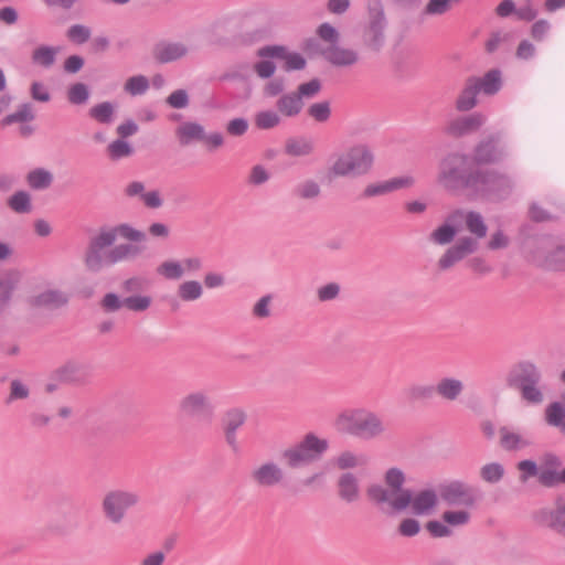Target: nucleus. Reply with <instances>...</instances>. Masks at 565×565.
Returning <instances> with one entry per match:
<instances>
[{"instance_id": "7c9ffc66", "label": "nucleus", "mask_w": 565, "mask_h": 565, "mask_svg": "<svg viewBox=\"0 0 565 565\" xmlns=\"http://www.w3.org/2000/svg\"><path fill=\"white\" fill-rule=\"evenodd\" d=\"M20 280L21 274L15 269L0 274V311L9 303L11 295Z\"/></svg>"}, {"instance_id": "2eb2a0df", "label": "nucleus", "mask_w": 565, "mask_h": 565, "mask_svg": "<svg viewBox=\"0 0 565 565\" xmlns=\"http://www.w3.org/2000/svg\"><path fill=\"white\" fill-rule=\"evenodd\" d=\"M247 415L238 407L227 409L222 418V427L226 444L233 451H238L237 430L245 424Z\"/></svg>"}, {"instance_id": "052dcab7", "label": "nucleus", "mask_w": 565, "mask_h": 565, "mask_svg": "<svg viewBox=\"0 0 565 565\" xmlns=\"http://www.w3.org/2000/svg\"><path fill=\"white\" fill-rule=\"evenodd\" d=\"M308 115L318 122H326L331 116L329 102H319L309 106Z\"/></svg>"}, {"instance_id": "c756f323", "label": "nucleus", "mask_w": 565, "mask_h": 565, "mask_svg": "<svg viewBox=\"0 0 565 565\" xmlns=\"http://www.w3.org/2000/svg\"><path fill=\"white\" fill-rule=\"evenodd\" d=\"M303 105V100L296 92L282 94L276 102L278 113L288 118L297 117L301 113Z\"/></svg>"}, {"instance_id": "79ce46f5", "label": "nucleus", "mask_w": 565, "mask_h": 565, "mask_svg": "<svg viewBox=\"0 0 565 565\" xmlns=\"http://www.w3.org/2000/svg\"><path fill=\"white\" fill-rule=\"evenodd\" d=\"M8 206L18 214H26L32 211L31 195L29 192L20 190L8 199Z\"/></svg>"}, {"instance_id": "774afa93", "label": "nucleus", "mask_w": 565, "mask_h": 565, "mask_svg": "<svg viewBox=\"0 0 565 565\" xmlns=\"http://www.w3.org/2000/svg\"><path fill=\"white\" fill-rule=\"evenodd\" d=\"M321 89V83L318 78H313L307 83H302L298 86V89L296 90L297 94H299L300 98H312L316 96Z\"/></svg>"}, {"instance_id": "6ab92c4d", "label": "nucleus", "mask_w": 565, "mask_h": 565, "mask_svg": "<svg viewBox=\"0 0 565 565\" xmlns=\"http://www.w3.org/2000/svg\"><path fill=\"white\" fill-rule=\"evenodd\" d=\"M536 520L565 537V501L558 499L555 509H542L536 513Z\"/></svg>"}, {"instance_id": "a18cd8bd", "label": "nucleus", "mask_w": 565, "mask_h": 565, "mask_svg": "<svg viewBox=\"0 0 565 565\" xmlns=\"http://www.w3.org/2000/svg\"><path fill=\"white\" fill-rule=\"evenodd\" d=\"M103 232H108L114 234V243L117 239V236H121L131 242H141L145 239V234L138 230H135L128 224H120L115 227H103Z\"/></svg>"}, {"instance_id": "c03bdc74", "label": "nucleus", "mask_w": 565, "mask_h": 565, "mask_svg": "<svg viewBox=\"0 0 565 565\" xmlns=\"http://www.w3.org/2000/svg\"><path fill=\"white\" fill-rule=\"evenodd\" d=\"M57 49L42 45L32 53V62L42 67L49 68L55 63Z\"/></svg>"}, {"instance_id": "4be33fe9", "label": "nucleus", "mask_w": 565, "mask_h": 565, "mask_svg": "<svg viewBox=\"0 0 565 565\" xmlns=\"http://www.w3.org/2000/svg\"><path fill=\"white\" fill-rule=\"evenodd\" d=\"M321 54L326 61L338 67L352 66L360 60V55L355 50L342 47L338 43L323 49Z\"/></svg>"}, {"instance_id": "0e129e2a", "label": "nucleus", "mask_w": 565, "mask_h": 565, "mask_svg": "<svg viewBox=\"0 0 565 565\" xmlns=\"http://www.w3.org/2000/svg\"><path fill=\"white\" fill-rule=\"evenodd\" d=\"M167 104L175 109H183L189 106V95L185 89L172 92L166 99Z\"/></svg>"}, {"instance_id": "39448f33", "label": "nucleus", "mask_w": 565, "mask_h": 565, "mask_svg": "<svg viewBox=\"0 0 565 565\" xmlns=\"http://www.w3.org/2000/svg\"><path fill=\"white\" fill-rule=\"evenodd\" d=\"M328 448V439L308 433L300 441L286 448L281 452V459L288 468L298 469L320 460Z\"/></svg>"}, {"instance_id": "09e8293b", "label": "nucleus", "mask_w": 565, "mask_h": 565, "mask_svg": "<svg viewBox=\"0 0 565 565\" xmlns=\"http://www.w3.org/2000/svg\"><path fill=\"white\" fill-rule=\"evenodd\" d=\"M157 273L166 279L178 280L183 277L184 268L181 262L166 260L158 266Z\"/></svg>"}, {"instance_id": "4468645a", "label": "nucleus", "mask_w": 565, "mask_h": 565, "mask_svg": "<svg viewBox=\"0 0 565 565\" xmlns=\"http://www.w3.org/2000/svg\"><path fill=\"white\" fill-rule=\"evenodd\" d=\"M479 247V243L472 236H463L458 242L446 249V252L438 259V268L440 270H448L457 263L465 259L467 256L473 254Z\"/></svg>"}, {"instance_id": "de8ad7c7", "label": "nucleus", "mask_w": 565, "mask_h": 565, "mask_svg": "<svg viewBox=\"0 0 565 565\" xmlns=\"http://www.w3.org/2000/svg\"><path fill=\"white\" fill-rule=\"evenodd\" d=\"M78 372L79 365L74 362H68L56 369L52 375V379L58 383H73L77 380Z\"/></svg>"}, {"instance_id": "7ed1b4c3", "label": "nucleus", "mask_w": 565, "mask_h": 565, "mask_svg": "<svg viewBox=\"0 0 565 565\" xmlns=\"http://www.w3.org/2000/svg\"><path fill=\"white\" fill-rule=\"evenodd\" d=\"M337 429L360 439H374L386 431L383 419L367 408H352L340 413L335 419Z\"/></svg>"}, {"instance_id": "ddd939ff", "label": "nucleus", "mask_w": 565, "mask_h": 565, "mask_svg": "<svg viewBox=\"0 0 565 565\" xmlns=\"http://www.w3.org/2000/svg\"><path fill=\"white\" fill-rule=\"evenodd\" d=\"M249 479L258 488L270 489L285 482L284 469L273 460H266L254 467L249 472Z\"/></svg>"}, {"instance_id": "13d9d810", "label": "nucleus", "mask_w": 565, "mask_h": 565, "mask_svg": "<svg viewBox=\"0 0 565 565\" xmlns=\"http://www.w3.org/2000/svg\"><path fill=\"white\" fill-rule=\"evenodd\" d=\"M407 397L409 401H420L433 397L435 394V386L433 385H423V384H413L406 390Z\"/></svg>"}, {"instance_id": "e2e57ef3", "label": "nucleus", "mask_w": 565, "mask_h": 565, "mask_svg": "<svg viewBox=\"0 0 565 565\" xmlns=\"http://www.w3.org/2000/svg\"><path fill=\"white\" fill-rule=\"evenodd\" d=\"M151 305L149 296H131L125 298V307L135 312L146 311Z\"/></svg>"}, {"instance_id": "2f4dec72", "label": "nucleus", "mask_w": 565, "mask_h": 565, "mask_svg": "<svg viewBox=\"0 0 565 565\" xmlns=\"http://www.w3.org/2000/svg\"><path fill=\"white\" fill-rule=\"evenodd\" d=\"M116 108L111 102H102L89 108L88 116L100 125L109 126L115 120Z\"/></svg>"}, {"instance_id": "20e7f679", "label": "nucleus", "mask_w": 565, "mask_h": 565, "mask_svg": "<svg viewBox=\"0 0 565 565\" xmlns=\"http://www.w3.org/2000/svg\"><path fill=\"white\" fill-rule=\"evenodd\" d=\"M541 381L540 370L527 361L515 364L507 375V385L518 390L521 398L531 405H539L544 401Z\"/></svg>"}, {"instance_id": "393cba45", "label": "nucleus", "mask_w": 565, "mask_h": 565, "mask_svg": "<svg viewBox=\"0 0 565 565\" xmlns=\"http://www.w3.org/2000/svg\"><path fill=\"white\" fill-rule=\"evenodd\" d=\"M463 390V382L452 376H444L435 385V394L447 402L457 401L462 395Z\"/></svg>"}, {"instance_id": "f3484780", "label": "nucleus", "mask_w": 565, "mask_h": 565, "mask_svg": "<svg viewBox=\"0 0 565 565\" xmlns=\"http://www.w3.org/2000/svg\"><path fill=\"white\" fill-rule=\"evenodd\" d=\"M257 56L277 57L285 60L286 71H298L306 66L305 57L299 53H288L285 46L281 45H267L263 46L257 51Z\"/></svg>"}, {"instance_id": "680f3d73", "label": "nucleus", "mask_w": 565, "mask_h": 565, "mask_svg": "<svg viewBox=\"0 0 565 565\" xmlns=\"http://www.w3.org/2000/svg\"><path fill=\"white\" fill-rule=\"evenodd\" d=\"M90 35V29L84 24H73L67 30V38L76 44H84Z\"/></svg>"}, {"instance_id": "ea45409f", "label": "nucleus", "mask_w": 565, "mask_h": 565, "mask_svg": "<svg viewBox=\"0 0 565 565\" xmlns=\"http://www.w3.org/2000/svg\"><path fill=\"white\" fill-rule=\"evenodd\" d=\"M501 446L507 450H519L530 446V441L507 427L500 429Z\"/></svg>"}, {"instance_id": "f257e3e1", "label": "nucleus", "mask_w": 565, "mask_h": 565, "mask_svg": "<svg viewBox=\"0 0 565 565\" xmlns=\"http://www.w3.org/2000/svg\"><path fill=\"white\" fill-rule=\"evenodd\" d=\"M470 156L452 152L445 156L438 169V182L448 191L469 190L476 188L481 169H477Z\"/></svg>"}, {"instance_id": "cd10ccee", "label": "nucleus", "mask_w": 565, "mask_h": 565, "mask_svg": "<svg viewBox=\"0 0 565 565\" xmlns=\"http://www.w3.org/2000/svg\"><path fill=\"white\" fill-rule=\"evenodd\" d=\"M175 136L182 146H188L194 141H203L205 138L204 127L195 121H184L175 129Z\"/></svg>"}, {"instance_id": "f03ea898", "label": "nucleus", "mask_w": 565, "mask_h": 565, "mask_svg": "<svg viewBox=\"0 0 565 565\" xmlns=\"http://www.w3.org/2000/svg\"><path fill=\"white\" fill-rule=\"evenodd\" d=\"M385 486L371 484L366 494L369 499L383 511L399 512L411 504L412 491L404 489V472L398 468H391L385 472Z\"/></svg>"}, {"instance_id": "bb28decb", "label": "nucleus", "mask_w": 565, "mask_h": 565, "mask_svg": "<svg viewBox=\"0 0 565 565\" xmlns=\"http://www.w3.org/2000/svg\"><path fill=\"white\" fill-rule=\"evenodd\" d=\"M476 84L479 93L491 96L497 94L502 87V74L500 70H490L483 76L469 77Z\"/></svg>"}, {"instance_id": "a19ab883", "label": "nucleus", "mask_w": 565, "mask_h": 565, "mask_svg": "<svg viewBox=\"0 0 565 565\" xmlns=\"http://www.w3.org/2000/svg\"><path fill=\"white\" fill-rule=\"evenodd\" d=\"M35 114L30 103L19 105L17 110L12 114L7 115L1 120L2 126H9L15 122H30L34 120Z\"/></svg>"}, {"instance_id": "bf43d9fd", "label": "nucleus", "mask_w": 565, "mask_h": 565, "mask_svg": "<svg viewBox=\"0 0 565 565\" xmlns=\"http://www.w3.org/2000/svg\"><path fill=\"white\" fill-rule=\"evenodd\" d=\"M443 521L452 526H462L469 523L470 513L466 510H448L443 513Z\"/></svg>"}, {"instance_id": "5fc2aeb1", "label": "nucleus", "mask_w": 565, "mask_h": 565, "mask_svg": "<svg viewBox=\"0 0 565 565\" xmlns=\"http://www.w3.org/2000/svg\"><path fill=\"white\" fill-rule=\"evenodd\" d=\"M124 88L131 96L143 95L149 88V81L143 75L131 76L126 81Z\"/></svg>"}, {"instance_id": "e433bc0d", "label": "nucleus", "mask_w": 565, "mask_h": 565, "mask_svg": "<svg viewBox=\"0 0 565 565\" xmlns=\"http://www.w3.org/2000/svg\"><path fill=\"white\" fill-rule=\"evenodd\" d=\"M313 151V142L305 137L289 138L285 145V152L292 157L309 156Z\"/></svg>"}, {"instance_id": "c9c22d12", "label": "nucleus", "mask_w": 565, "mask_h": 565, "mask_svg": "<svg viewBox=\"0 0 565 565\" xmlns=\"http://www.w3.org/2000/svg\"><path fill=\"white\" fill-rule=\"evenodd\" d=\"M140 254V248L132 244H120L108 249V264L115 265L119 262L135 258Z\"/></svg>"}, {"instance_id": "a878e982", "label": "nucleus", "mask_w": 565, "mask_h": 565, "mask_svg": "<svg viewBox=\"0 0 565 565\" xmlns=\"http://www.w3.org/2000/svg\"><path fill=\"white\" fill-rule=\"evenodd\" d=\"M189 47L181 42H161L156 45L153 54L160 63H170L184 57Z\"/></svg>"}, {"instance_id": "6e6552de", "label": "nucleus", "mask_w": 565, "mask_h": 565, "mask_svg": "<svg viewBox=\"0 0 565 565\" xmlns=\"http://www.w3.org/2000/svg\"><path fill=\"white\" fill-rule=\"evenodd\" d=\"M513 189L511 179L491 169H481L472 194H477L490 201L507 199Z\"/></svg>"}, {"instance_id": "9d476101", "label": "nucleus", "mask_w": 565, "mask_h": 565, "mask_svg": "<svg viewBox=\"0 0 565 565\" xmlns=\"http://www.w3.org/2000/svg\"><path fill=\"white\" fill-rule=\"evenodd\" d=\"M178 411L181 416L196 422H211L215 415L212 397L204 390L191 391L182 396Z\"/></svg>"}, {"instance_id": "49530a36", "label": "nucleus", "mask_w": 565, "mask_h": 565, "mask_svg": "<svg viewBox=\"0 0 565 565\" xmlns=\"http://www.w3.org/2000/svg\"><path fill=\"white\" fill-rule=\"evenodd\" d=\"M543 265L551 270L565 271V246L550 250L543 259Z\"/></svg>"}, {"instance_id": "f8f14e48", "label": "nucleus", "mask_w": 565, "mask_h": 565, "mask_svg": "<svg viewBox=\"0 0 565 565\" xmlns=\"http://www.w3.org/2000/svg\"><path fill=\"white\" fill-rule=\"evenodd\" d=\"M441 500L451 507L471 508L476 504L475 489L460 480H452L439 487Z\"/></svg>"}, {"instance_id": "412c9836", "label": "nucleus", "mask_w": 565, "mask_h": 565, "mask_svg": "<svg viewBox=\"0 0 565 565\" xmlns=\"http://www.w3.org/2000/svg\"><path fill=\"white\" fill-rule=\"evenodd\" d=\"M498 142L499 138L494 136L480 141L476 146L471 158L475 163L484 164L500 161L504 157V152L498 148Z\"/></svg>"}, {"instance_id": "3c124183", "label": "nucleus", "mask_w": 565, "mask_h": 565, "mask_svg": "<svg viewBox=\"0 0 565 565\" xmlns=\"http://www.w3.org/2000/svg\"><path fill=\"white\" fill-rule=\"evenodd\" d=\"M504 476V467L499 462H490L481 467L480 477L488 483H498Z\"/></svg>"}, {"instance_id": "473e14b6", "label": "nucleus", "mask_w": 565, "mask_h": 565, "mask_svg": "<svg viewBox=\"0 0 565 565\" xmlns=\"http://www.w3.org/2000/svg\"><path fill=\"white\" fill-rule=\"evenodd\" d=\"M480 94L475 83L470 78L466 81L465 87L456 99V109L459 111H469L477 105V96Z\"/></svg>"}, {"instance_id": "aec40b11", "label": "nucleus", "mask_w": 565, "mask_h": 565, "mask_svg": "<svg viewBox=\"0 0 565 565\" xmlns=\"http://www.w3.org/2000/svg\"><path fill=\"white\" fill-rule=\"evenodd\" d=\"M68 302V296L60 289H45L32 296L29 303L33 308L56 310Z\"/></svg>"}, {"instance_id": "dca6fc26", "label": "nucleus", "mask_w": 565, "mask_h": 565, "mask_svg": "<svg viewBox=\"0 0 565 565\" xmlns=\"http://www.w3.org/2000/svg\"><path fill=\"white\" fill-rule=\"evenodd\" d=\"M486 122V116L473 113L448 121L445 131L452 137H462L476 132Z\"/></svg>"}, {"instance_id": "4d7b16f0", "label": "nucleus", "mask_w": 565, "mask_h": 565, "mask_svg": "<svg viewBox=\"0 0 565 565\" xmlns=\"http://www.w3.org/2000/svg\"><path fill=\"white\" fill-rule=\"evenodd\" d=\"M457 234V231L454 226L449 224H444L437 227L430 234V239L438 245H447L452 242Z\"/></svg>"}, {"instance_id": "0eeeda50", "label": "nucleus", "mask_w": 565, "mask_h": 565, "mask_svg": "<svg viewBox=\"0 0 565 565\" xmlns=\"http://www.w3.org/2000/svg\"><path fill=\"white\" fill-rule=\"evenodd\" d=\"M387 26L384 8L380 0L367 1V22L363 29V46L373 53H379L385 44Z\"/></svg>"}, {"instance_id": "f704fd0d", "label": "nucleus", "mask_w": 565, "mask_h": 565, "mask_svg": "<svg viewBox=\"0 0 565 565\" xmlns=\"http://www.w3.org/2000/svg\"><path fill=\"white\" fill-rule=\"evenodd\" d=\"M66 98L71 105H86L90 98V89L87 84L76 82L71 84L66 90Z\"/></svg>"}, {"instance_id": "c85d7f7f", "label": "nucleus", "mask_w": 565, "mask_h": 565, "mask_svg": "<svg viewBox=\"0 0 565 565\" xmlns=\"http://www.w3.org/2000/svg\"><path fill=\"white\" fill-rule=\"evenodd\" d=\"M438 502V497L435 490L426 489L419 491L411 499V507L414 514L425 515L428 514Z\"/></svg>"}, {"instance_id": "a211bd4d", "label": "nucleus", "mask_w": 565, "mask_h": 565, "mask_svg": "<svg viewBox=\"0 0 565 565\" xmlns=\"http://www.w3.org/2000/svg\"><path fill=\"white\" fill-rule=\"evenodd\" d=\"M411 175L397 177L377 183H371L362 192L363 198H374L388 194L399 189L411 188L414 184Z\"/></svg>"}, {"instance_id": "6e6d98bb", "label": "nucleus", "mask_w": 565, "mask_h": 565, "mask_svg": "<svg viewBox=\"0 0 565 565\" xmlns=\"http://www.w3.org/2000/svg\"><path fill=\"white\" fill-rule=\"evenodd\" d=\"M460 0H428L424 8L423 14L425 15H443L447 13L454 3H458Z\"/></svg>"}, {"instance_id": "8fccbe9b", "label": "nucleus", "mask_w": 565, "mask_h": 565, "mask_svg": "<svg viewBox=\"0 0 565 565\" xmlns=\"http://www.w3.org/2000/svg\"><path fill=\"white\" fill-rule=\"evenodd\" d=\"M107 151L109 158L116 161L122 158L130 157L134 153V148L130 146L129 142L119 138L108 145Z\"/></svg>"}, {"instance_id": "5701e85b", "label": "nucleus", "mask_w": 565, "mask_h": 565, "mask_svg": "<svg viewBox=\"0 0 565 565\" xmlns=\"http://www.w3.org/2000/svg\"><path fill=\"white\" fill-rule=\"evenodd\" d=\"M339 498L345 503H354L361 498V487L358 477L352 472L340 475L337 481Z\"/></svg>"}, {"instance_id": "338daca9", "label": "nucleus", "mask_w": 565, "mask_h": 565, "mask_svg": "<svg viewBox=\"0 0 565 565\" xmlns=\"http://www.w3.org/2000/svg\"><path fill=\"white\" fill-rule=\"evenodd\" d=\"M317 34L320 36V39L330 43V45L337 44L340 38L338 30L327 22L319 25Z\"/></svg>"}, {"instance_id": "1a4fd4ad", "label": "nucleus", "mask_w": 565, "mask_h": 565, "mask_svg": "<svg viewBox=\"0 0 565 565\" xmlns=\"http://www.w3.org/2000/svg\"><path fill=\"white\" fill-rule=\"evenodd\" d=\"M139 501L140 495L136 491L115 489L105 494L102 510L104 516L117 525L125 520L128 510L135 508Z\"/></svg>"}, {"instance_id": "37998d69", "label": "nucleus", "mask_w": 565, "mask_h": 565, "mask_svg": "<svg viewBox=\"0 0 565 565\" xmlns=\"http://www.w3.org/2000/svg\"><path fill=\"white\" fill-rule=\"evenodd\" d=\"M366 463V457L352 451H343L334 458V465L341 470L354 469Z\"/></svg>"}, {"instance_id": "b1692460", "label": "nucleus", "mask_w": 565, "mask_h": 565, "mask_svg": "<svg viewBox=\"0 0 565 565\" xmlns=\"http://www.w3.org/2000/svg\"><path fill=\"white\" fill-rule=\"evenodd\" d=\"M457 218H463L466 223L467 231L473 235L472 238L477 241L486 237L488 227L484 223L482 215L476 211H461L458 210L452 213L449 217L451 221H456Z\"/></svg>"}, {"instance_id": "4c0bfd02", "label": "nucleus", "mask_w": 565, "mask_h": 565, "mask_svg": "<svg viewBox=\"0 0 565 565\" xmlns=\"http://www.w3.org/2000/svg\"><path fill=\"white\" fill-rule=\"evenodd\" d=\"M177 294L182 301H195L202 297L203 287L198 280H185L178 286Z\"/></svg>"}, {"instance_id": "58836bf2", "label": "nucleus", "mask_w": 565, "mask_h": 565, "mask_svg": "<svg viewBox=\"0 0 565 565\" xmlns=\"http://www.w3.org/2000/svg\"><path fill=\"white\" fill-rule=\"evenodd\" d=\"M545 420L565 433V406L561 402L551 403L545 409Z\"/></svg>"}, {"instance_id": "9b49d317", "label": "nucleus", "mask_w": 565, "mask_h": 565, "mask_svg": "<svg viewBox=\"0 0 565 565\" xmlns=\"http://www.w3.org/2000/svg\"><path fill=\"white\" fill-rule=\"evenodd\" d=\"M114 244V234L99 230L98 234L89 239L86 253L85 265L88 270L98 273L108 264V247Z\"/></svg>"}, {"instance_id": "603ef678", "label": "nucleus", "mask_w": 565, "mask_h": 565, "mask_svg": "<svg viewBox=\"0 0 565 565\" xmlns=\"http://www.w3.org/2000/svg\"><path fill=\"white\" fill-rule=\"evenodd\" d=\"M280 116L274 110H263L256 114L255 125L258 129L268 130L280 124Z\"/></svg>"}, {"instance_id": "69168bd1", "label": "nucleus", "mask_w": 565, "mask_h": 565, "mask_svg": "<svg viewBox=\"0 0 565 565\" xmlns=\"http://www.w3.org/2000/svg\"><path fill=\"white\" fill-rule=\"evenodd\" d=\"M29 394L30 390L24 383H22L20 380H12L10 383L8 403H11L15 399H24L29 396Z\"/></svg>"}, {"instance_id": "864d4df0", "label": "nucleus", "mask_w": 565, "mask_h": 565, "mask_svg": "<svg viewBox=\"0 0 565 565\" xmlns=\"http://www.w3.org/2000/svg\"><path fill=\"white\" fill-rule=\"evenodd\" d=\"M295 194L303 200H313L320 195V185L315 180H306L294 190Z\"/></svg>"}, {"instance_id": "423d86ee", "label": "nucleus", "mask_w": 565, "mask_h": 565, "mask_svg": "<svg viewBox=\"0 0 565 565\" xmlns=\"http://www.w3.org/2000/svg\"><path fill=\"white\" fill-rule=\"evenodd\" d=\"M374 156L365 145H355L338 157L330 171L335 177H361L372 169Z\"/></svg>"}, {"instance_id": "72a5a7b5", "label": "nucleus", "mask_w": 565, "mask_h": 565, "mask_svg": "<svg viewBox=\"0 0 565 565\" xmlns=\"http://www.w3.org/2000/svg\"><path fill=\"white\" fill-rule=\"evenodd\" d=\"M28 185L35 191L49 189L53 183V174L44 168H35L28 172L25 177Z\"/></svg>"}]
</instances>
